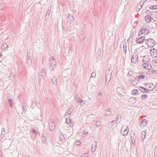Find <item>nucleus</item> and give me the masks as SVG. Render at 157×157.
<instances>
[{
    "label": "nucleus",
    "mask_w": 157,
    "mask_h": 157,
    "mask_svg": "<svg viewBox=\"0 0 157 157\" xmlns=\"http://www.w3.org/2000/svg\"><path fill=\"white\" fill-rule=\"evenodd\" d=\"M142 66L144 68L147 70H149L151 67V65L149 64V63L147 62L143 63L142 64Z\"/></svg>",
    "instance_id": "nucleus-8"
},
{
    "label": "nucleus",
    "mask_w": 157,
    "mask_h": 157,
    "mask_svg": "<svg viewBox=\"0 0 157 157\" xmlns=\"http://www.w3.org/2000/svg\"><path fill=\"white\" fill-rule=\"evenodd\" d=\"M148 87L151 90H153L155 88V86L153 84H152L151 86H148Z\"/></svg>",
    "instance_id": "nucleus-39"
},
{
    "label": "nucleus",
    "mask_w": 157,
    "mask_h": 157,
    "mask_svg": "<svg viewBox=\"0 0 157 157\" xmlns=\"http://www.w3.org/2000/svg\"><path fill=\"white\" fill-rule=\"evenodd\" d=\"M73 128L72 127H71V129L69 128V131L68 132H67L66 136H67L68 138H69L72 134L73 133Z\"/></svg>",
    "instance_id": "nucleus-14"
},
{
    "label": "nucleus",
    "mask_w": 157,
    "mask_h": 157,
    "mask_svg": "<svg viewBox=\"0 0 157 157\" xmlns=\"http://www.w3.org/2000/svg\"><path fill=\"white\" fill-rule=\"evenodd\" d=\"M50 13V12L49 11V10H47L46 12V14L48 15V14H49Z\"/></svg>",
    "instance_id": "nucleus-54"
},
{
    "label": "nucleus",
    "mask_w": 157,
    "mask_h": 157,
    "mask_svg": "<svg viewBox=\"0 0 157 157\" xmlns=\"http://www.w3.org/2000/svg\"><path fill=\"white\" fill-rule=\"evenodd\" d=\"M128 74L129 75H132L133 74V72L132 71H129L128 73Z\"/></svg>",
    "instance_id": "nucleus-51"
},
{
    "label": "nucleus",
    "mask_w": 157,
    "mask_h": 157,
    "mask_svg": "<svg viewBox=\"0 0 157 157\" xmlns=\"http://www.w3.org/2000/svg\"><path fill=\"white\" fill-rule=\"evenodd\" d=\"M151 17L150 15H148L146 16L145 18V21L148 22H149L151 21Z\"/></svg>",
    "instance_id": "nucleus-24"
},
{
    "label": "nucleus",
    "mask_w": 157,
    "mask_h": 157,
    "mask_svg": "<svg viewBox=\"0 0 157 157\" xmlns=\"http://www.w3.org/2000/svg\"><path fill=\"white\" fill-rule=\"evenodd\" d=\"M97 126H99L101 125V123L100 121H96L95 124Z\"/></svg>",
    "instance_id": "nucleus-40"
},
{
    "label": "nucleus",
    "mask_w": 157,
    "mask_h": 157,
    "mask_svg": "<svg viewBox=\"0 0 157 157\" xmlns=\"http://www.w3.org/2000/svg\"><path fill=\"white\" fill-rule=\"evenodd\" d=\"M156 26L157 27V21L156 22Z\"/></svg>",
    "instance_id": "nucleus-64"
},
{
    "label": "nucleus",
    "mask_w": 157,
    "mask_h": 157,
    "mask_svg": "<svg viewBox=\"0 0 157 157\" xmlns=\"http://www.w3.org/2000/svg\"><path fill=\"white\" fill-rule=\"evenodd\" d=\"M152 73H157V68L155 69H153L151 71H148V72L147 73V74H151Z\"/></svg>",
    "instance_id": "nucleus-22"
},
{
    "label": "nucleus",
    "mask_w": 157,
    "mask_h": 157,
    "mask_svg": "<svg viewBox=\"0 0 157 157\" xmlns=\"http://www.w3.org/2000/svg\"><path fill=\"white\" fill-rule=\"evenodd\" d=\"M141 31H142V33L145 35H147L149 33L148 29L145 28L144 27H142L141 28Z\"/></svg>",
    "instance_id": "nucleus-10"
},
{
    "label": "nucleus",
    "mask_w": 157,
    "mask_h": 157,
    "mask_svg": "<svg viewBox=\"0 0 157 157\" xmlns=\"http://www.w3.org/2000/svg\"><path fill=\"white\" fill-rule=\"evenodd\" d=\"M145 40V36H142L141 37H140L139 38H137L136 39V43L140 44H141L144 42V40Z\"/></svg>",
    "instance_id": "nucleus-6"
},
{
    "label": "nucleus",
    "mask_w": 157,
    "mask_h": 157,
    "mask_svg": "<svg viewBox=\"0 0 157 157\" xmlns=\"http://www.w3.org/2000/svg\"><path fill=\"white\" fill-rule=\"evenodd\" d=\"M46 76V74L44 72V70L43 69L41 70V73H39V75H38V78L40 82L41 81L42 79L44 78Z\"/></svg>",
    "instance_id": "nucleus-5"
},
{
    "label": "nucleus",
    "mask_w": 157,
    "mask_h": 157,
    "mask_svg": "<svg viewBox=\"0 0 157 157\" xmlns=\"http://www.w3.org/2000/svg\"><path fill=\"white\" fill-rule=\"evenodd\" d=\"M145 40V43L148 47H153L155 44V42L154 40L151 38L147 39Z\"/></svg>",
    "instance_id": "nucleus-1"
},
{
    "label": "nucleus",
    "mask_w": 157,
    "mask_h": 157,
    "mask_svg": "<svg viewBox=\"0 0 157 157\" xmlns=\"http://www.w3.org/2000/svg\"><path fill=\"white\" fill-rule=\"evenodd\" d=\"M103 98V97L102 95L101 92V91H100L98 93L97 97V99L98 101L100 103H101L102 101Z\"/></svg>",
    "instance_id": "nucleus-9"
},
{
    "label": "nucleus",
    "mask_w": 157,
    "mask_h": 157,
    "mask_svg": "<svg viewBox=\"0 0 157 157\" xmlns=\"http://www.w3.org/2000/svg\"><path fill=\"white\" fill-rule=\"evenodd\" d=\"M142 34H143V33H142V31H141V29H140V30L139 31V33H138V35L139 36H140Z\"/></svg>",
    "instance_id": "nucleus-53"
},
{
    "label": "nucleus",
    "mask_w": 157,
    "mask_h": 157,
    "mask_svg": "<svg viewBox=\"0 0 157 157\" xmlns=\"http://www.w3.org/2000/svg\"><path fill=\"white\" fill-rule=\"evenodd\" d=\"M105 113L107 116L110 115L111 114V111L107 110H105Z\"/></svg>",
    "instance_id": "nucleus-34"
},
{
    "label": "nucleus",
    "mask_w": 157,
    "mask_h": 157,
    "mask_svg": "<svg viewBox=\"0 0 157 157\" xmlns=\"http://www.w3.org/2000/svg\"><path fill=\"white\" fill-rule=\"evenodd\" d=\"M142 34H143V33H142V31H141V29H140V30L139 31V33H138V35L139 36H140Z\"/></svg>",
    "instance_id": "nucleus-52"
},
{
    "label": "nucleus",
    "mask_w": 157,
    "mask_h": 157,
    "mask_svg": "<svg viewBox=\"0 0 157 157\" xmlns=\"http://www.w3.org/2000/svg\"><path fill=\"white\" fill-rule=\"evenodd\" d=\"M138 75L137 76L139 79H143L145 78V76H146L145 73L144 72H140L138 73Z\"/></svg>",
    "instance_id": "nucleus-7"
},
{
    "label": "nucleus",
    "mask_w": 157,
    "mask_h": 157,
    "mask_svg": "<svg viewBox=\"0 0 157 157\" xmlns=\"http://www.w3.org/2000/svg\"><path fill=\"white\" fill-rule=\"evenodd\" d=\"M89 156V154L88 153L84 154L83 155V157H88Z\"/></svg>",
    "instance_id": "nucleus-50"
},
{
    "label": "nucleus",
    "mask_w": 157,
    "mask_h": 157,
    "mask_svg": "<svg viewBox=\"0 0 157 157\" xmlns=\"http://www.w3.org/2000/svg\"><path fill=\"white\" fill-rule=\"evenodd\" d=\"M32 62L31 59L30 58H28L27 61V64L28 66H30L32 64Z\"/></svg>",
    "instance_id": "nucleus-30"
},
{
    "label": "nucleus",
    "mask_w": 157,
    "mask_h": 157,
    "mask_svg": "<svg viewBox=\"0 0 157 157\" xmlns=\"http://www.w3.org/2000/svg\"><path fill=\"white\" fill-rule=\"evenodd\" d=\"M75 101L78 102L81 99L78 97V96L77 95L75 96Z\"/></svg>",
    "instance_id": "nucleus-33"
},
{
    "label": "nucleus",
    "mask_w": 157,
    "mask_h": 157,
    "mask_svg": "<svg viewBox=\"0 0 157 157\" xmlns=\"http://www.w3.org/2000/svg\"><path fill=\"white\" fill-rule=\"evenodd\" d=\"M40 82H40V81L38 80V84H39V86H41L42 85L40 83Z\"/></svg>",
    "instance_id": "nucleus-59"
},
{
    "label": "nucleus",
    "mask_w": 157,
    "mask_h": 157,
    "mask_svg": "<svg viewBox=\"0 0 157 157\" xmlns=\"http://www.w3.org/2000/svg\"><path fill=\"white\" fill-rule=\"evenodd\" d=\"M146 132L145 131H142L141 132V137L143 140L146 138Z\"/></svg>",
    "instance_id": "nucleus-26"
},
{
    "label": "nucleus",
    "mask_w": 157,
    "mask_h": 157,
    "mask_svg": "<svg viewBox=\"0 0 157 157\" xmlns=\"http://www.w3.org/2000/svg\"><path fill=\"white\" fill-rule=\"evenodd\" d=\"M123 49V51L125 53H126L127 51V43L126 42L124 43Z\"/></svg>",
    "instance_id": "nucleus-28"
},
{
    "label": "nucleus",
    "mask_w": 157,
    "mask_h": 157,
    "mask_svg": "<svg viewBox=\"0 0 157 157\" xmlns=\"http://www.w3.org/2000/svg\"><path fill=\"white\" fill-rule=\"evenodd\" d=\"M68 21L69 20L70 21H73L74 20V18L72 16H71L70 14H68Z\"/></svg>",
    "instance_id": "nucleus-29"
},
{
    "label": "nucleus",
    "mask_w": 157,
    "mask_h": 157,
    "mask_svg": "<svg viewBox=\"0 0 157 157\" xmlns=\"http://www.w3.org/2000/svg\"><path fill=\"white\" fill-rule=\"evenodd\" d=\"M31 106L33 108H34L36 106V102L35 101H33L32 102Z\"/></svg>",
    "instance_id": "nucleus-44"
},
{
    "label": "nucleus",
    "mask_w": 157,
    "mask_h": 157,
    "mask_svg": "<svg viewBox=\"0 0 157 157\" xmlns=\"http://www.w3.org/2000/svg\"><path fill=\"white\" fill-rule=\"evenodd\" d=\"M30 55H29V54L27 53V56L28 58H30Z\"/></svg>",
    "instance_id": "nucleus-63"
},
{
    "label": "nucleus",
    "mask_w": 157,
    "mask_h": 157,
    "mask_svg": "<svg viewBox=\"0 0 157 157\" xmlns=\"http://www.w3.org/2000/svg\"><path fill=\"white\" fill-rule=\"evenodd\" d=\"M97 143L96 142L94 141L92 144V146L91 151L92 152H94L97 148Z\"/></svg>",
    "instance_id": "nucleus-15"
},
{
    "label": "nucleus",
    "mask_w": 157,
    "mask_h": 157,
    "mask_svg": "<svg viewBox=\"0 0 157 157\" xmlns=\"http://www.w3.org/2000/svg\"><path fill=\"white\" fill-rule=\"evenodd\" d=\"M144 3H140L139 5H138L137 7L136 8V10L137 11H139L142 8V6Z\"/></svg>",
    "instance_id": "nucleus-21"
},
{
    "label": "nucleus",
    "mask_w": 157,
    "mask_h": 157,
    "mask_svg": "<svg viewBox=\"0 0 157 157\" xmlns=\"http://www.w3.org/2000/svg\"><path fill=\"white\" fill-rule=\"evenodd\" d=\"M155 87V88L156 90H157V82L156 83Z\"/></svg>",
    "instance_id": "nucleus-62"
},
{
    "label": "nucleus",
    "mask_w": 157,
    "mask_h": 157,
    "mask_svg": "<svg viewBox=\"0 0 157 157\" xmlns=\"http://www.w3.org/2000/svg\"><path fill=\"white\" fill-rule=\"evenodd\" d=\"M83 133L84 135H86L88 133V132H84Z\"/></svg>",
    "instance_id": "nucleus-60"
},
{
    "label": "nucleus",
    "mask_w": 157,
    "mask_h": 157,
    "mask_svg": "<svg viewBox=\"0 0 157 157\" xmlns=\"http://www.w3.org/2000/svg\"><path fill=\"white\" fill-rule=\"evenodd\" d=\"M59 137L61 140H63L65 139V137L63 133L60 132L59 135Z\"/></svg>",
    "instance_id": "nucleus-23"
},
{
    "label": "nucleus",
    "mask_w": 157,
    "mask_h": 157,
    "mask_svg": "<svg viewBox=\"0 0 157 157\" xmlns=\"http://www.w3.org/2000/svg\"><path fill=\"white\" fill-rule=\"evenodd\" d=\"M144 60L147 63V62H149L150 60V59L148 58V56H144Z\"/></svg>",
    "instance_id": "nucleus-32"
},
{
    "label": "nucleus",
    "mask_w": 157,
    "mask_h": 157,
    "mask_svg": "<svg viewBox=\"0 0 157 157\" xmlns=\"http://www.w3.org/2000/svg\"><path fill=\"white\" fill-rule=\"evenodd\" d=\"M154 157H157V151H155L154 152Z\"/></svg>",
    "instance_id": "nucleus-56"
},
{
    "label": "nucleus",
    "mask_w": 157,
    "mask_h": 157,
    "mask_svg": "<svg viewBox=\"0 0 157 157\" xmlns=\"http://www.w3.org/2000/svg\"><path fill=\"white\" fill-rule=\"evenodd\" d=\"M96 76V74L95 72H93L91 74V77L94 78Z\"/></svg>",
    "instance_id": "nucleus-46"
},
{
    "label": "nucleus",
    "mask_w": 157,
    "mask_h": 157,
    "mask_svg": "<svg viewBox=\"0 0 157 157\" xmlns=\"http://www.w3.org/2000/svg\"><path fill=\"white\" fill-rule=\"evenodd\" d=\"M101 50L100 48H99L97 52V56H98L99 57L101 56Z\"/></svg>",
    "instance_id": "nucleus-37"
},
{
    "label": "nucleus",
    "mask_w": 157,
    "mask_h": 157,
    "mask_svg": "<svg viewBox=\"0 0 157 157\" xmlns=\"http://www.w3.org/2000/svg\"><path fill=\"white\" fill-rule=\"evenodd\" d=\"M128 128V126H127L126 128L124 130V131H122V130L123 129V127H122L121 132V134L123 136H125L127 134L128 132V130L127 129Z\"/></svg>",
    "instance_id": "nucleus-13"
},
{
    "label": "nucleus",
    "mask_w": 157,
    "mask_h": 157,
    "mask_svg": "<svg viewBox=\"0 0 157 157\" xmlns=\"http://www.w3.org/2000/svg\"><path fill=\"white\" fill-rule=\"evenodd\" d=\"M66 121L68 123V124L69 125L70 124L69 123H70L71 125H70V126L71 127H73L74 125V121L72 120L69 118L68 119H68H66Z\"/></svg>",
    "instance_id": "nucleus-18"
},
{
    "label": "nucleus",
    "mask_w": 157,
    "mask_h": 157,
    "mask_svg": "<svg viewBox=\"0 0 157 157\" xmlns=\"http://www.w3.org/2000/svg\"><path fill=\"white\" fill-rule=\"evenodd\" d=\"M117 91L120 94L122 95L124 93V90L121 87H118L117 89Z\"/></svg>",
    "instance_id": "nucleus-17"
},
{
    "label": "nucleus",
    "mask_w": 157,
    "mask_h": 157,
    "mask_svg": "<svg viewBox=\"0 0 157 157\" xmlns=\"http://www.w3.org/2000/svg\"><path fill=\"white\" fill-rule=\"evenodd\" d=\"M109 82V81L105 80V85L107 86Z\"/></svg>",
    "instance_id": "nucleus-49"
},
{
    "label": "nucleus",
    "mask_w": 157,
    "mask_h": 157,
    "mask_svg": "<svg viewBox=\"0 0 157 157\" xmlns=\"http://www.w3.org/2000/svg\"><path fill=\"white\" fill-rule=\"evenodd\" d=\"M112 72H113L112 69L111 68V67H110L109 68L108 70L107 71V73H110L112 74Z\"/></svg>",
    "instance_id": "nucleus-43"
},
{
    "label": "nucleus",
    "mask_w": 157,
    "mask_h": 157,
    "mask_svg": "<svg viewBox=\"0 0 157 157\" xmlns=\"http://www.w3.org/2000/svg\"><path fill=\"white\" fill-rule=\"evenodd\" d=\"M147 120L145 119H144L142 121L139 122V124L142 126H144L147 124Z\"/></svg>",
    "instance_id": "nucleus-16"
},
{
    "label": "nucleus",
    "mask_w": 157,
    "mask_h": 157,
    "mask_svg": "<svg viewBox=\"0 0 157 157\" xmlns=\"http://www.w3.org/2000/svg\"><path fill=\"white\" fill-rule=\"evenodd\" d=\"M52 81L54 85H56L57 84V78L56 77H53L52 79Z\"/></svg>",
    "instance_id": "nucleus-25"
},
{
    "label": "nucleus",
    "mask_w": 157,
    "mask_h": 157,
    "mask_svg": "<svg viewBox=\"0 0 157 157\" xmlns=\"http://www.w3.org/2000/svg\"><path fill=\"white\" fill-rule=\"evenodd\" d=\"M132 93L133 95H136L137 94L138 90L136 89H134L132 90Z\"/></svg>",
    "instance_id": "nucleus-36"
},
{
    "label": "nucleus",
    "mask_w": 157,
    "mask_h": 157,
    "mask_svg": "<svg viewBox=\"0 0 157 157\" xmlns=\"http://www.w3.org/2000/svg\"><path fill=\"white\" fill-rule=\"evenodd\" d=\"M121 115H118L116 117L117 120L119 122H120L121 120Z\"/></svg>",
    "instance_id": "nucleus-41"
},
{
    "label": "nucleus",
    "mask_w": 157,
    "mask_h": 157,
    "mask_svg": "<svg viewBox=\"0 0 157 157\" xmlns=\"http://www.w3.org/2000/svg\"><path fill=\"white\" fill-rule=\"evenodd\" d=\"M55 125L53 121L50 123L49 125V129L51 131H53L55 129Z\"/></svg>",
    "instance_id": "nucleus-11"
},
{
    "label": "nucleus",
    "mask_w": 157,
    "mask_h": 157,
    "mask_svg": "<svg viewBox=\"0 0 157 157\" xmlns=\"http://www.w3.org/2000/svg\"><path fill=\"white\" fill-rule=\"evenodd\" d=\"M147 95L146 94H143L142 95L141 98L142 100H144L145 98H147Z\"/></svg>",
    "instance_id": "nucleus-45"
},
{
    "label": "nucleus",
    "mask_w": 157,
    "mask_h": 157,
    "mask_svg": "<svg viewBox=\"0 0 157 157\" xmlns=\"http://www.w3.org/2000/svg\"><path fill=\"white\" fill-rule=\"evenodd\" d=\"M138 60V56L137 53H135L132 56L131 61L132 63H136Z\"/></svg>",
    "instance_id": "nucleus-3"
},
{
    "label": "nucleus",
    "mask_w": 157,
    "mask_h": 157,
    "mask_svg": "<svg viewBox=\"0 0 157 157\" xmlns=\"http://www.w3.org/2000/svg\"><path fill=\"white\" fill-rule=\"evenodd\" d=\"M140 88H141V89H143V90L144 91V93H148L149 92V90L146 89L145 88H144L142 87H140Z\"/></svg>",
    "instance_id": "nucleus-38"
},
{
    "label": "nucleus",
    "mask_w": 157,
    "mask_h": 157,
    "mask_svg": "<svg viewBox=\"0 0 157 157\" xmlns=\"http://www.w3.org/2000/svg\"><path fill=\"white\" fill-rule=\"evenodd\" d=\"M149 8L151 10L155 9L157 8V5H154L151 6L149 7Z\"/></svg>",
    "instance_id": "nucleus-42"
},
{
    "label": "nucleus",
    "mask_w": 157,
    "mask_h": 157,
    "mask_svg": "<svg viewBox=\"0 0 157 157\" xmlns=\"http://www.w3.org/2000/svg\"><path fill=\"white\" fill-rule=\"evenodd\" d=\"M78 103L80 105L82 106L85 104V101L81 99Z\"/></svg>",
    "instance_id": "nucleus-31"
},
{
    "label": "nucleus",
    "mask_w": 157,
    "mask_h": 157,
    "mask_svg": "<svg viewBox=\"0 0 157 157\" xmlns=\"http://www.w3.org/2000/svg\"><path fill=\"white\" fill-rule=\"evenodd\" d=\"M42 135L41 140L43 143H45L46 142V137L43 134Z\"/></svg>",
    "instance_id": "nucleus-27"
},
{
    "label": "nucleus",
    "mask_w": 157,
    "mask_h": 157,
    "mask_svg": "<svg viewBox=\"0 0 157 157\" xmlns=\"http://www.w3.org/2000/svg\"><path fill=\"white\" fill-rule=\"evenodd\" d=\"M10 108H12L13 107L12 101V100L10 99Z\"/></svg>",
    "instance_id": "nucleus-55"
},
{
    "label": "nucleus",
    "mask_w": 157,
    "mask_h": 157,
    "mask_svg": "<svg viewBox=\"0 0 157 157\" xmlns=\"http://www.w3.org/2000/svg\"><path fill=\"white\" fill-rule=\"evenodd\" d=\"M73 110L72 108H70L69 109L68 111L67 112V115H69L73 111Z\"/></svg>",
    "instance_id": "nucleus-35"
},
{
    "label": "nucleus",
    "mask_w": 157,
    "mask_h": 157,
    "mask_svg": "<svg viewBox=\"0 0 157 157\" xmlns=\"http://www.w3.org/2000/svg\"><path fill=\"white\" fill-rule=\"evenodd\" d=\"M56 64V62L54 57H52L49 60V64L50 65V67H52V70H54V67H55Z\"/></svg>",
    "instance_id": "nucleus-2"
},
{
    "label": "nucleus",
    "mask_w": 157,
    "mask_h": 157,
    "mask_svg": "<svg viewBox=\"0 0 157 157\" xmlns=\"http://www.w3.org/2000/svg\"><path fill=\"white\" fill-rule=\"evenodd\" d=\"M129 82L133 85L136 84L138 82V80H137L136 78H134L133 79H129Z\"/></svg>",
    "instance_id": "nucleus-12"
},
{
    "label": "nucleus",
    "mask_w": 157,
    "mask_h": 157,
    "mask_svg": "<svg viewBox=\"0 0 157 157\" xmlns=\"http://www.w3.org/2000/svg\"><path fill=\"white\" fill-rule=\"evenodd\" d=\"M75 143L78 146L79 145L81 144L79 140L76 141Z\"/></svg>",
    "instance_id": "nucleus-48"
},
{
    "label": "nucleus",
    "mask_w": 157,
    "mask_h": 157,
    "mask_svg": "<svg viewBox=\"0 0 157 157\" xmlns=\"http://www.w3.org/2000/svg\"><path fill=\"white\" fill-rule=\"evenodd\" d=\"M112 76V74L110 73H108L106 75L105 80H108L109 81H110Z\"/></svg>",
    "instance_id": "nucleus-19"
},
{
    "label": "nucleus",
    "mask_w": 157,
    "mask_h": 157,
    "mask_svg": "<svg viewBox=\"0 0 157 157\" xmlns=\"http://www.w3.org/2000/svg\"><path fill=\"white\" fill-rule=\"evenodd\" d=\"M129 101L130 102V103L131 104H134L136 101V98H135L133 97V98H131L129 99Z\"/></svg>",
    "instance_id": "nucleus-20"
},
{
    "label": "nucleus",
    "mask_w": 157,
    "mask_h": 157,
    "mask_svg": "<svg viewBox=\"0 0 157 157\" xmlns=\"http://www.w3.org/2000/svg\"><path fill=\"white\" fill-rule=\"evenodd\" d=\"M140 90L143 93H144V91L143 90V89H141V88H140Z\"/></svg>",
    "instance_id": "nucleus-61"
},
{
    "label": "nucleus",
    "mask_w": 157,
    "mask_h": 157,
    "mask_svg": "<svg viewBox=\"0 0 157 157\" xmlns=\"http://www.w3.org/2000/svg\"><path fill=\"white\" fill-rule=\"evenodd\" d=\"M150 53L152 57H157V49L155 48L151 47L150 50Z\"/></svg>",
    "instance_id": "nucleus-4"
},
{
    "label": "nucleus",
    "mask_w": 157,
    "mask_h": 157,
    "mask_svg": "<svg viewBox=\"0 0 157 157\" xmlns=\"http://www.w3.org/2000/svg\"><path fill=\"white\" fill-rule=\"evenodd\" d=\"M32 132L33 134H36L37 133V132L36 130L33 129Z\"/></svg>",
    "instance_id": "nucleus-57"
},
{
    "label": "nucleus",
    "mask_w": 157,
    "mask_h": 157,
    "mask_svg": "<svg viewBox=\"0 0 157 157\" xmlns=\"http://www.w3.org/2000/svg\"><path fill=\"white\" fill-rule=\"evenodd\" d=\"M116 121H112L111 123V125H113V123L114 122H116Z\"/></svg>",
    "instance_id": "nucleus-58"
},
{
    "label": "nucleus",
    "mask_w": 157,
    "mask_h": 157,
    "mask_svg": "<svg viewBox=\"0 0 157 157\" xmlns=\"http://www.w3.org/2000/svg\"><path fill=\"white\" fill-rule=\"evenodd\" d=\"M26 107L25 105L23 106H22L23 111L24 112V113H25L26 111Z\"/></svg>",
    "instance_id": "nucleus-47"
}]
</instances>
